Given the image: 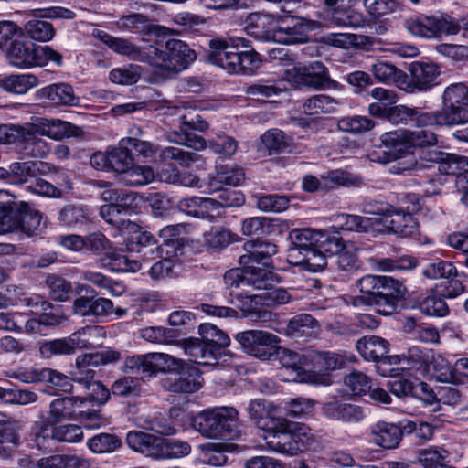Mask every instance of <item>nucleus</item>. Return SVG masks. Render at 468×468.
I'll return each instance as SVG.
<instances>
[{
  "mask_svg": "<svg viewBox=\"0 0 468 468\" xmlns=\"http://www.w3.org/2000/svg\"><path fill=\"white\" fill-rule=\"evenodd\" d=\"M437 136L428 130H395L383 133L380 136L381 146L384 151L383 157L374 158L372 161L389 163L397 161L391 165L390 171L394 174H403L417 168L418 163L414 154L410 152L413 148L432 146L437 144Z\"/></svg>",
  "mask_w": 468,
  "mask_h": 468,
  "instance_id": "f257e3e1",
  "label": "nucleus"
},
{
  "mask_svg": "<svg viewBox=\"0 0 468 468\" xmlns=\"http://www.w3.org/2000/svg\"><path fill=\"white\" fill-rule=\"evenodd\" d=\"M209 48L207 60L229 73L253 74L261 66L259 53L242 37L214 38L209 41Z\"/></svg>",
  "mask_w": 468,
  "mask_h": 468,
  "instance_id": "f03ea898",
  "label": "nucleus"
},
{
  "mask_svg": "<svg viewBox=\"0 0 468 468\" xmlns=\"http://www.w3.org/2000/svg\"><path fill=\"white\" fill-rule=\"evenodd\" d=\"M101 197L109 204L101 207V217L110 224L126 225V229L132 233L131 238L126 243V249L130 252L144 253L154 252L153 246L155 245L154 238L148 232H143L138 225L128 221H122L119 216L122 211H126L127 207L132 205L133 200L132 194L120 193L116 189L107 188L101 193Z\"/></svg>",
  "mask_w": 468,
  "mask_h": 468,
  "instance_id": "7ed1b4c3",
  "label": "nucleus"
},
{
  "mask_svg": "<svg viewBox=\"0 0 468 468\" xmlns=\"http://www.w3.org/2000/svg\"><path fill=\"white\" fill-rule=\"evenodd\" d=\"M144 59L161 75L180 72L197 59L195 50L179 39H170L165 48L148 45Z\"/></svg>",
  "mask_w": 468,
  "mask_h": 468,
  "instance_id": "20e7f679",
  "label": "nucleus"
},
{
  "mask_svg": "<svg viewBox=\"0 0 468 468\" xmlns=\"http://www.w3.org/2000/svg\"><path fill=\"white\" fill-rule=\"evenodd\" d=\"M264 440L268 450L293 456L309 448L314 436L307 425L282 417L274 433L264 436Z\"/></svg>",
  "mask_w": 468,
  "mask_h": 468,
  "instance_id": "39448f33",
  "label": "nucleus"
},
{
  "mask_svg": "<svg viewBox=\"0 0 468 468\" xmlns=\"http://www.w3.org/2000/svg\"><path fill=\"white\" fill-rule=\"evenodd\" d=\"M320 230L313 229H296L290 232L289 238L292 246L288 250V261L296 266H302L309 271H322L326 262L315 247L320 237Z\"/></svg>",
  "mask_w": 468,
  "mask_h": 468,
  "instance_id": "423d86ee",
  "label": "nucleus"
},
{
  "mask_svg": "<svg viewBox=\"0 0 468 468\" xmlns=\"http://www.w3.org/2000/svg\"><path fill=\"white\" fill-rule=\"evenodd\" d=\"M239 412L233 407H214L202 410L193 420V427L208 439L235 437L231 423L237 421Z\"/></svg>",
  "mask_w": 468,
  "mask_h": 468,
  "instance_id": "0eeeda50",
  "label": "nucleus"
},
{
  "mask_svg": "<svg viewBox=\"0 0 468 468\" xmlns=\"http://www.w3.org/2000/svg\"><path fill=\"white\" fill-rule=\"evenodd\" d=\"M405 27L411 36L422 39H439L460 31L459 22L446 14H420L408 18Z\"/></svg>",
  "mask_w": 468,
  "mask_h": 468,
  "instance_id": "6e6552de",
  "label": "nucleus"
},
{
  "mask_svg": "<svg viewBox=\"0 0 468 468\" xmlns=\"http://www.w3.org/2000/svg\"><path fill=\"white\" fill-rule=\"evenodd\" d=\"M367 214L376 215L377 234L393 232L400 237H409L417 233L419 223L413 213L404 207L395 208L388 204H380Z\"/></svg>",
  "mask_w": 468,
  "mask_h": 468,
  "instance_id": "1a4fd4ad",
  "label": "nucleus"
},
{
  "mask_svg": "<svg viewBox=\"0 0 468 468\" xmlns=\"http://www.w3.org/2000/svg\"><path fill=\"white\" fill-rule=\"evenodd\" d=\"M103 328L97 325L84 326L67 337L43 342L39 352L44 357L52 356L70 355L79 349L91 348L95 346L92 340L102 335Z\"/></svg>",
  "mask_w": 468,
  "mask_h": 468,
  "instance_id": "9d476101",
  "label": "nucleus"
},
{
  "mask_svg": "<svg viewBox=\"0 0 468 468\" xmlns=\"http://www.w3.org/2000/svg\"><path fill=\"white\" fill-rule=\"evenodd\" d=\"M182 361L165 353H147L128 356L124 361L123 370L140 375L141 378H151L157 372L176 371L182 365Z\"/></svg>",
  "mask_w": 468,
  "mask_h": 468,
  "instance_id": "9b49d317",
  "label": "nucleus"
},
{
  "mask_svg": "<svg viewBox=\"0 0 468 468\" xmlns=\"http://www.w3.org/2000/svg\"><path fill=\"white\" fill-rule=\"evenodd\" d=\"M13 135L32 136L39 134L40 136H47L50 139L60 141L65 138L79 135V128L70 122H64L58 119H47L34 117L30 122H25V127L18 130L12 131Z\"/></svg>",
  "mask_w": 468,
  "mask_h": 468,
  "instance_id": "f8f14e48",
  "label": "nucleus"
},
{
  "mask_svg": "<svg viewBox=\"0 0 468 468\" xmlns=\"http://www.w3.org/2000/svg\"><path fill=\"white\" fill-rule=\"evenodd\" d=\"M321 27V22L296 16H280L274 34V42L302 44L309 39V32Z\"/></svg>",
  "mask_w": 468,
  "mask_h": 468,
  "instance_id": "ddd939ff",
  "label": "nucleus"
},
{
  "mask_svg": "<svg viewBox=\"0 0 468 468\" xmlns=\"http://www.w3.org/2000/svg\"><path fill=\"white\" fill-rule=\"evenodd\" d=\"M235 340L250 356L268 360L278 348L279 337L263 330H246L235 335Z\"/></svg>",
  "mask_w": 468,
  "mask_h": 468,
  "instance_id": "4468645a",
  "label": "nucleus"
},
{
  "mask_svg": "<svg viewBox=\"0 0 468 468\" xmlns=\"http://www.w3.org/2000/svg\"><path fill=\"white\" fill-rule=\"evenodd\" d=\"M282 78L292 86L320 89L328 81L329 73L322 62L314 61L308 65L292 64L284 70Z\"/></svg>",
  "mask_w": 468,
  "mask_h": 468,
  "instance_id": "2eb2a0df",
  "label": "nucleus"
},
{
  "mask_svg": "<svg viewBox=\"0 0 468 468\" xmlns=\"http://www.w3.org/2000/svg\"><path fill=\"white\" fill-rule=\"evenodd\" d=\"M25 127L23 124H3L0 125V143L4 144H16L20 151L27 156L43 158L50 152L49 144L39 134L27 136L13 135V130H18Z\"/></svg>",
  "mask_w": 468,
  "mask_h": 468,
  "instance_id": "dca6fc26",
  "label": "nucleus"
},
{
  "mask_svg": "<svg viewBox=\"0 0 468 468\" xmlns=\"http://www.w3.org/2000/svg\"><path fill=\"white\" fill-rule=\"evenodd\" d=\"M283 367V371L288 373L287 381H299L306 383H325V378L315 376L308 372V362L305 359V353H299L286 348H277L275 353Z\"/></svg>",
  "mask_w": 468,
  "mask_h": 468,
  "instance_id": "f3484780",
  "label": "nucleus"
},
{
  "mask_svg": "<svg viewBox=\"0 0 468 468\" xmlns=\"http://www.w3.org/2000/svg\"><path fill=\"white\" fill-rule=\"evenodd\" d=\"M203 379L199 369L182 361V365L169 373L163 380L165 389L175 393H194L202 387Z\"/></svg>",
  "mask_w": 468,
  "mask_h": 468,
  "instance_id": "a211bd4d",
  "label": "nucleus"
},
{
  "mask_svg": "<svg viewBox=\"0 0 468 468\" xmlns=\"http://www.w3.org/2000/svg\"><path fill=\"white\" fill-rule=\"evenodd\" d=\"M325 10L322 21L337 27H358L364 23L362 16L350 9L355 0H322Z\"/></svg>",
  "mask_w": 468,
  "mask_h": 468,
  "instance_id": "6ab92c4d",
  "label": "nucleus"
},
{
  "mask_svg": "<svg viewBox=\"0 0 468 468\" xmlns=\"http://www.w3.org/2000/svg\"><path fill=\"white\" fill-rule=\"evenodd\" d=\"M305 359L308 362V372L315 376L325 378V383H314L315 385H329L328 373L340 369L346 366V359L338 353L332 351H307Z\"/></svg>",
  "mask_w": 468,
  "mask_h": 468,
  "instance_id": "aec40b11",
  "label": "nucleus"
},
{
  "mask_svg": "<svg viewBox=\"0 0 468 468\" xmlns=\"http://www.w3.org/2000/svg\"><path fill=\"white\" fill-rule=\"evenodd\" d=\"M182 119V126L180 128L181 133H171L167 135V139L170 142L180 145H186L194 150L200 151L204 150L207 143L199 135L192 132H187L186 128L190 130H197L199 132H205L208 129V123L205 120L201 119L199 115L196 118L188 120L186 115H180Z\"/></svg>",
  "mask_w": 468,
  "mask_h": 468,
  "instance_id": "412c9836",
  "label": "nucleus"
},
{
  "mask_svg": "<svg viewBox=\"0 0 468 468\" xmlns=\"http://www.w3.org/2000/svg\"><path fill=\"white\" fill-rule=\"evenodd\" d=\"M277 408L262 399H251L247 406L250 419L255 425L266 432L265 436L274 433L281 419L277 416Z\"/></svg>",
  "mask_w": 468,
  "mask_h": 468,
  "instance_id": "4be33fe9",
  "label": "nucleus"
},
{
  "mask_svg": "<svg viewBox=\"0 0 468 468\" xmlns=\"http://www.w3.org/2000/svg\"><path fill=\"white\" fill-rule=\"evenodd\" d=\"M409 356L413 363L427 362V371L440 382H452L454 380V367L447 358L441 355L429 356L423 354L418 347L410 348Z\"/></svg>",
  "mask_w": 468,
  "mask_h": 468,
  "instance_id": "5701e85b",
  "label": "nucleus"
},
{
  "mask_svg": "<svg viewBox=\"0 0 468 468\" xmlns=\"http://www.w3.org/2000/svg\"><path fill=\"white\" fill-rule=\"evenodd\" d=\"M443 107L441 110L458 119L459 112H464L466 116L456 120V125L468 122V110L464 107L468 104V88L463 83H454L449 85L443 92Z\"/></svg>",
  "mask_w": 468,
  "mask_h": 468,
  "instance_id": "b1692460",
  "label": "nucleus"
},
{
  "mask_svg": "<svg viewBox=\"0 0 468 468\" xmlns=\"http://www.w3.org/2000/svg\"><path fill=\"white\" fill-rule=\"evenodd\" d=\"M410 80L407 76V84L410 88L404 90L407 92H413L415 90H426L439 83L440 70L433 63L413 62L410 64Z\"/></svg>",
  "mask_w": 468,
  "mask_h": 468,
  "instance_id": "393cba45",
  "label": "nucleus"
},
{
  "mask_svg": "<svg viewBox=\"0 0 468 468\" xmlns=\"http://www.w3.org/2000/svg\"><path fill=\"white\" fill-rule=\"evenodd\" d=\"M280 16L267 13H252L246 21L247 33L255 38L265 41H273L274 34L278 27Z\"/></svg>",
  "mask_w": 468,
  "mask_h": 468,
  "instance_id": "a878e982",
  "label": "nucleus"
},
{
  "mask_svg": "<svg viewBox=\"0 0 468 468\" xmlns=\"http://www.w3.org/2000/svg\"><path fill=\"white\" fill-rule=\"evenodd\" d=\"M72 313L82 317L103 318L113 313V303L112 300L100 297L90 298L80 296L72 304Z\"/></svg>",
  "mask_w": 468,
  "mask_h": 468,
  "instance_id": "bb28decb",
  "label": "nucleus"
},
{
  "mask_svg": "<svg viewBox=\"0 0 468 468\" xmlns=\"http://www.w3.org/2000/svg\"><path fill=\"white\" fill-rule=\"evenodd\" d=\"M322 410L326 418L346 423H358L365 418L364 410L360 406L338 399L325 402Z\"/></svg>",
  "mask_w": 468,
  "mask_h": 468,
  "instance_id": "cd10ccee",
  "label": "nucleus"
},
{
  "mask_svg": "<svg viewBox=\"0 0 468 468\" xmlns=\"http://www.w3.org/2000/svg\"><path fill=\"white\" fill-rule=\"evenodd\" d=\"M370 441L385 449H395L399 446L401 439V429L390 422L378 421L369 428Z\"/></svg>",
  "mask_w": 468,
  "mask_h": 468,
  "instance_id": "c85d7f7f",
  "label": "nucleus"
},
{
  "mask_svg": "<svg viewBox=\"0 0 468 468\" xmlns=\"http://www.w3.org/2000/svg\"><path fill=\"white\" fill-rule=\"evenodd\" d=\"M332 222L336 229L377 234L376 215L362 217L340 213L332 216Z\"/></svg>",
  "mask_w": 468,
  "mask_h": 468,
  "instance_id": "c756f323",
  "label": "nucleus"
},
{
  "mask_svg": "<svg viewBox=\"0 0 468 468\" xmlns=\"http://www.w3.org/2000/svg\"><path fill=\"white\" fill-rule=\"evenodd\" d=\"M37 46L18 38L13 41L6 49L8 62L18 69H28L35 67V54Z\"/></svg>",
  "mask_w": 468,
  "mask_h": 468,
  "instance_id": "7c9ffc66",
  "label": "nucleus"
},
{
  "mask_svg": "<svg viewBox=\"0 0 468 468\" xmlns=\"http://www.w3.org/2000/svg\"><path fill=\"white\" fill-rule=\"evenodd\" d=\"M370 71L375 79L382 83H394L400 90H409L407 74L395 65L385 60H377L370 66Z\"/></svg>",
  "mask_w": 468,
  "mask_h": 468,
  "instance_id": "2f4dec72",
  "label": "nucleus"
},
{
  "mask_svg": "<svg viewBox=\"0 0 468 468\" xmlns=\"http://www.w3.org/2000/svg\"><path fill=\"white\" fill-rule=\"evenodd\" d=\"M245 249L248 253L240 257V263H254L267 268H270L271 256L277 253V246L269 241L250 242Z\"/></svg>",
  "mask_w": 468,
  "mask_h": 468,
  "instance_id": "473e14b6",
  "label": "nucleus"
},
{
  "mask_svg": "<svg viewBox=\"0 0 468 468\" xmlns=\"http://www.w3.org/2000/svg\"><path fill=\"white\" fill-rule=\"evenodd\" d=\"M72 378L89 391V399L98 404L105 403L110 398L109 389L99 381H93L94 371L92 369L77 368L71 372Z\"/></svg>",
  "mask_w": 468,
  "mask_h": 468,
  "instance_id": "72a5a7b5",
  "label": "nucleus"
},
{
  "mask_svg": "<svg viewBox=\"0 0 468 468\" xmlns=\"http://www.w3.org/2000/svg\"><path fill=\"white\" fill-rule=\"evenodd\" d=\"M340 299L345 304L354 307L375 306V311L383 315L390 314L397 304L396 301L378 293L373 296L343 295Z\"/></svg>",
  "mask_w": 468,
  "mask_h": 468,
  "instance_id": "f704fd0d",
  "label": "nucleus"
},
{
  "mask_svg": "<svg viewBox=\"0 0 468 468\" xmlns=\"http://www.w3.org/2000/svg\"><path fill=\"white\" fill-rule=\"evenodd\" d=\"M389 342L378 335H366L356 341V348L367 361L377 362L388 354Z\"/></svg>",
  "mask_w": 468,
  "mask_h": 468,
  "instance_id": "c9c22d12",
  "label": "nucleus"
},
{
  "mask_svg": "<svg viewBox=\"0 0 468 468\" xmlns=\"http://www.w3.org/2000/svg\"><path fill=\"white\" fill-rule=\"evenodd\" d=\"M162 260L156 261L148 271L149 276L155 281L176 277L181 271V263L177 252L164 250Z\"/></svg>",
  "mask_w": 468,
  "mask_h": 468,
  "instance_id": "e433bc0d",
  "label": "nucleus"
},
{
  "mask_svg": "<svg viewBox=\"0 0 468 468\" xmlns=\"http://www.w3.org/2000/svg\"><path fill=\"white\" fill-rule=\"evenodd\" d=\"M159 440V437L141 431H131L126 435V441L131 449L155 459L158 455Z\"/></svg>",
  "mask_w": 468,
  "mask_h": 468,
  "instance_id": "4c0bfd02",
  "label": "nucleus"
},
{
  "mask_svg": "<svg viewBox=\"0 0 468 468\" xmlns=\"http://www.w3.org/2000/svg\"><path fill=\"white\" fill-rule=\"evenodd\" d=\"M88 399L85 397H65L56 399L49 406V419L54 422L72 419L76 416L75 409Z\"/></svg>",
  "mask_w": 468,
  "mask_h": 468,
  "instance_id": "58836bf2",
  "label": "nucleus"
},
{
  "mask_svg": "<svg viewBox=\"0 0 468 468\" xmlns=\"http://www.w3.org/2000/svg\"><path fill=\"white\" fill-rule=\"evenodd\" d=\"M21 424L12 422L5 424L0 430V458H12L21 444Z\"/></svg>",
  "mask_w": 468,
  "mask_h": 468,
  "instance_id": "ea45409f",
  "label": "nucleus"
},
{
  "mask_svg": "<svg viewBox=\"0 0 468 468\" xmlns=\"http://www.w3.org/2000/svg\"><path fill=\"white\" fill-rule=\"evenodd\" d=\"M245 265V283L257 290H268L276 281L273 271L267 267L254 263Z\"/></svg>",
  "mask_w": 468,
  "mask_h": 468,
  "instance_id": "a19ab883",
  "label": "nucleus"
},
{
  "mask_svg": "<svg viewBox=\"0 0 468 468\" xmlns=\"http://www.w3.org/2000/svg\"><path fill=\"white\" fill-rule=\"evenodd\" d=\"M39 84L38 78L32 73L13 74L0 77V87L14 94H26Z\"/></svg>",
  "mask_w": 468,
  "mask_h": 468,
  "instance_id": "79ce46f5",
  "label": "nucleus"
},
{
  "mask_svg": "<svg viewBox=\"0 0 468 468\" xmlns=\"http://www.w3.org/2000/svg\"><path fill=\"white\" fill-rule=\"evenodd\" d=\"M185 353L193 358L194 363L212 365L218 359L216 349L209 347L202 339L193 338L184 345Z\"/></svg>",
  "mask_w": 468,
  "mask_h": 468,
  "instance_id": "37998d69",
  "label": "nucleus"
},
{
  "mask_svg": "<svg viewBox=\"0 0 468 468\" xmlns=\"http://www.w3.org/2000/svg\"><path fill=\"white\" fill-rule=\"evenodd\" d=\"M458 119H455L452 115H448L441 109L435 112H421L417 109V114L414 116L413 124L418 127L424 126H453L456 125V120H460L459 117L464 118L465 113L460 112L457 114Z\"/></svg>",
  "mask_w": 468,
  "mask_h": 468,
  "instance_id": "c03bdc74",
  "label": "nucleus"
},
{
  "mask_svg": "<svg viewBox=\"0 0 468 468\" xmlns=\"http://www.w3.org/2000/svg\"><path fill=\"white\" fill-rule=\"evenodd\" d=\"M339 102L325 94L314 95L303 105L305 114L314 117H320L323 114L335 113L337 111Z\"/></svg>",
  "mask_w": 468,
  "mask_h": 468,
  "instance_id": "a18cd8bd",
  "label": "nucleus"
},
{
  "mask_svg": "<svg viewBox=\"0 0 468 468\" xmlns=\"http://www.w3.org/2000/svg\"><path fill=\"white\" fill-rule=\"evenodd\" d=\"M20 216L18 231L32 236L43 229L41 214L26 202H20Z\"/></svg>",
  "mask_w": 468,
  "mask_h": 468,
  "instance_id": "49530a36",
  "label": "nucleus"
},
{
  "mask_svg": "<svg viewBox=\"0 0 468 468\" xmlns=\"http://www.w3.org/2000/svg\"><path fill=\"white\" fill-rule=\"evenodd\" d=\"M43 94L56 105L74 106L79 103L73 88L67 83L49 85L42 90Z\"/></svg>",
  "mask_w": 468,
  "mask_h": 468,
  "instance_id": "de8ad7c7",
  "label": "nucleus"
},
{
  "mask_svg": "<svg viewBox=\"0 0 468 468\" xmlns=\"http://www.w3.org/2000/svg\"><path fill=\"white\" fill-rule=\"evenodd\" d=\"M110 160L112 169L122 176L133 165V158L130 154V145L126 138L120 140L117 146L110 147Z\"/></svg>",
  "mask_w": 468,
  "mask_h": 468,
  "instance_id": "09e8293b",
  "label": "nucleus"
},
{
  "mask_svg": "<svg viewBox=\"0 0 468 468\" xmlns=\"http://www.w3.org/2000/svg\"><path fill=\"white\" fill-rule=\"evenodd\" d=\"M198 332L201 339L209 346V347L215 348L218 356L221 350L228 347L230 344L229 335L212 324L204 323L200 324Z\"/></svg>",
  "mask_w": 468,
  "mask_h": 468,
  "instance_id": "8fccbe9b",
  "label": "nucleus"
},
{
  "mask_svg": "<svg viewBox=\"0 0 468 468\" xmlns=\"http://www.w3.org/2000/svg\"><path fill=\"white\" fill-rule=\"evenodd\" d=\"M103 41L114 52L146 63V60L144 59V51L147 49L148 45L136 47L127 39L115 37L109 35L104 37Z\"/></svg>",
  "mask_w": 468,
  "mask_h": 468,
  "instance_id": "3c124183",
  "label": "nucleus"
},
{
  "mask_svg": "<svg viewBox=\"0 0 468 468\" xmlns=\"http://www.w3.org/2000/svg\"><path fill=\"white\" fill-rule=\"evenodd\" d=\"M47 167L48 164L40 161L15 162L9 165L13 182L16 184L28 182L29 178L35 177Z\"/></svg>",
  "mask_w": 468,
  "mask_h": 468,
  "instance_id": "603ef678",
  "label": "nucleus"
},
{
  "mask_svg": "<svg viewBox=\"0 0 468 468\" xmlns=\"http://www.w3.org/2000/svg\"><path fill=\"white\" fill-rule=\"evenodd\" d=\"M191 446L187 441L160 438L156 459H178L189 455Z\"/></svg>",
  "mask_w": 468,
  "mask_h": 468,
  "instance_id": "864d4df0",
  "label": "nucleus"
},
{
  "mask_svg": "<svg viewBox=\"0 0 468 468\" xmlns=\"http://www.w3.org/2000/svg\"><path fill=\"white\" fill-rule=\"evenodd\" d=\"M245 179L244 172L239 167L219 166L217 168L216 176L209 183V190L217 191L219 189L218 185L239 186Z\"/></svg>",
  "mask_w": 468,
  "mask_h": 468,
  "instance_id": "5fc2aeb1",
  "label": "nucleus"
},
{
  "mask_svg": "<svg viewBox=\"0 0 468 468\" xmlns=\"http://www.w3.org/2000/svg\"><path fill=\"white\" fill-rule=\"evenodd\" d=\"M287 330L289 335L293 337H308L318 332V324L311 314H301L289 321Z\"/></svg>",
  "mask_w": 468,
  "mask_h": 468,
  "instance_id": "6e6d98bb",
  "label": "nucleus"
},
{
  "mask_svg": "<svg viewBox=\"0 0 468 468\" xmlns=\"http://www.w3.org/2000/svg\"><path fill=\"white\" fill-rule=\"evenodd\" d=\"M119 358L120 353L113 349L84 354L76 358V368L77 370L88 369L90 366L106 365L116 362Z\"/></svg>",
  "mask_w": 468,
  "mask_h": 468,
  "instance_id": "4d7b16f0",
  "label": "nucleus"
},
{
  "mask_svg": "<svg viewBox=\"0 0 468 468\" xmlns=\"http://www.w3.org/2000/svg\"><path fill=\"white\" fill-rule=\"evenodd\" d=\"M410 359L399 355L384 356L376 363L377 371L383 377H397L400 371H404L410 366Z\"/></svg>",
  "mask_w": 468,
  "mask_h": 468,
  "instance_id": "13d9d810",
  "label": "nucleus"
},
{
  "mask_svg": "<svg viewBox=\"0 0 468 468\" xmlns=\"http://www.w3.org/2000/svg\"><path fill=\"white\" fill-rule=\"evenodd\" d=\"M233 445L226 442H207L201 445L205 462L212 466H221L227 463L226 452H231Z\"/></svg>",
  "mask_w": 468,
  "mask_h": 468,
  "instance_id": "bf43d9fd",
  "label": "nucleus"
},
{
  "mask_svg": "<svg viewBox=\"0 0 468 468\" xmlns=\"http://www.w3.org/2000/svg\"><path fill=\"white\" fill-rule=\"evenodd\" d=\"M154 178L155 173L151 166L133 165L122 176L124 185L129 186H144L153 182Z\"/></svg>",
  "mask_w": 468,
  "mask_h": 468,
  "instance_id": "052dcab7",
  "label": "nucleus"
},
{
  "mask_svg": "<svg viewBox=\"0 0 468 468\" xmlns=\"http://www.w3.org/2000/svg\"><path fill=\"white\" fill-rule=\"evenodd\" d=\"M81 277L83 280L105 289L112 296H121L125 292V287L122 283L113 282L101 272L88 270L82 271Z\"/></svg>",
  "mask_w": 468,
  "mask_h": 468,
  "instance_id": "680f3d73",
  "label": "nucleus"
},
{
  "mask_svg": "<svg viewBox=\"0 0 468 468\" xmlns=\"http://www.w3.org/2000/svg\"><path fill=\"white\" fill-rule=\"evenodd\" d=\"M122 445L119 438L113 434L100 433L87 441V447L96 454L110 453Z\"/></svg>",
  "mask_w": 468,
  "mask_h": 468,
  "instance_id": "e2e57ef3",
  "label": "nucleus"
},
{
  "mask_svg": "<svg viewBox=\"0 0 468 468\" xmlns=\"http://www.w3.org/2000/svg\"><path fill=\"white\" fill-rule=\"evenodd\" d=\"M25 30L30 38L38 42L50 41L56 32L51 23L37 18L28 20L25 25Z\"/></svg>",
  "mask_w": 468,
  "mask_h": 468,
  "instance_id": "0e129e2a",
  "label": "nucleus"
},
{
  "mask_svg": "<svg viewBox=\"0 0 468 468\" xmlns=\"http://www.w3.org/2000/svg\"><path fill=\"white\" fill-rule=\"evenodd\" d=\"M205 244L213 249H223L238 240V235L222 227H213L204 234Z\"/></svg>",
  "mask_w": 468,
  "mask_h": 468,
  "instance_id": "69168bd1",
  "label": "nucleus"
},
{
  "mask_svg": "<svg viewBox=\"0 0 468 468\" xmlns=\"http://www.w3.org/2000/svg\"><path fill=\"white\" fill-rule=\"evenodd\" d=\"M20 203L7 206L0 201V234L18 230Z\"/></svg>",
  "mask_w": 468,
  "mask_h": 468,
  "instance_id": "338daca9",
  "label": "nucleus"
},
{
  "mask_svg": "<svg viewBox=\"0 0 468 468\" xmlns=\"http://www.w3.org/2000/svg\"><path fill=\"white\" fill-rule=\"evenodd\" d=\"M335 257V264L339 271H352L359 268L357 248L352 242H346Z\"/></svg>",
  "mask_w": 468,
  "mask_h": 468,
  "instance_id": "774afa93",
  "label": "nucleus"
}]
</instances>
